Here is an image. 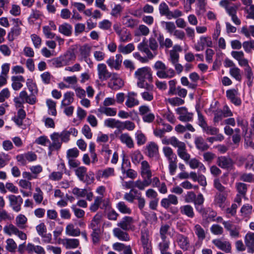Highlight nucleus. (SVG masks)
<instances>
[{
  "instance_id": "obj_1",
  "label": "nucleus",
  "mask_w": 254,
  "mask_h": 254,
  "mask_svg": "<svg viewBox=\"0 0 254 254\" xmlns=\"http://www.w3.org/2000/svg\"><path fill=\"white\" fill-rule=\"evenodd\" d=\"M135 77L137 79V86L141 88H145V81H152V73L150 67L145 66L137 69L134 73Z\"/></svg>"
},
{
  "instance_id": "obj_2",
  "label": "nucleus",
  "mask_w": 254,
  "mask_h": 254,
  "mask_svg": "<svg viewBox=\"0 0 254 254\" xmlns=\"http://www.w3.org/2000/svg\"><path fill=\"white\" fill-rule=\"evenodd\" d=\"M153 67L156 70V75L160 78H171L176 75L175 71L173 68H167L165 64L160 61L156 62Z\"/></svg>"
},
{
  "instance_id": "obj_3",
  "label": "nucleus",
  "mask_w": 254,
  "mask_h": 254,
  "mask_svg": "<svg viewBox=\"0 0 254 254\" xmlns=\"http://www.w3.org/2000/svg\"><path fill=\"white\" fill-rule=\"evenodd\" d=\"M97 72L98 79L101 82L107 81L112 76H116V73L109 71L106 65L104 63L98 64Z\"/></svg>"
},
{
  "instance_id": "obj_4",
  "label": "nucleus",
  "mask_w": 254,
  "mask_h": 254,
  "mask_svg": "<svg viewBox=\"0 0 254 254\" xmlns=\"http://www.w3.org/2000/svg\"><path fill=\"white\" fill-rule=\"evenodd\" d=\"M107 209L110 207V202L108 198H103L102 196H97L95 197L94 202L89 207L91 212L96 211L98 208Z\"/></svg>"
},
{
  "instance_id": "obj_5",
  "label": "nucleus",
  "mask_w": 254,
  "mask_h": 254,
  "mask_svg": "<svg viewBox=\"0 0 254 254\" xmlns=\"http://www.w3.org/2000/svg\"><path fill=\"white\" fill-rule=\"evenodd\" d=\"M140 241L144 249L145 254H151V246L149 239V231L147 228L144 227L141 230Z\"/></svg>"
},
{
  "instance_id": "obj_6",
  "label": "nucleus",
  "mask_w": 254,
  "mask_h": 254,
  "mask_svg": "<svg viewBox=\"0 0 254 254\" xmlns=\"http://www.w3.org/2000/svg\"><path fill=\"white\" fill-rule=\"evenodd\" d=\"M9 206L15 212H19L21 209L23 199L20 195H9L7 196Z\"/></svg>"
},
{
  "instance_id": "obj_7",
  "label": "nucleus",
  "mask_w": 254,
  "mask_h": 254,
  "mask_svg": "<svg viewBox=\"0 0 254 254\" xmlns=\"http://www.w3.org/2000/svg\"><path fill=\"white\" fill-rule=\"evenodd\" d=\"M113 28L118 35L121 42H127L131 40V35L127 30L122 29L118 25H114Z\"/></svg>"
},
{
  "instance_id": "obj_8",
  "label": "nucleus",
  "mask_w": 254,
  "mask_h": 254,
  "mask_svg": "<svg viewBox=\"0 0 254 254\" xmlns=\"http://www.w3.org/2000/svg\"><path fill=\"white\" fill-rule=\"evenodd\" d=\"M123 61V56L121 54H116L115 59L114 57H110L107 61L106 64L111 69L116 70L120 69Z\"/></svg>"
},
{
  "instance_id": "obj_9",
  "label": "nucleus",
  "mask_w": 254,
  "mask_h": 254,
  "mask_svg": "<svg viewBox=\"0 0 254 254\" xmlns=\"http://www.w3.org/2000/svg\"><path fill=\"white\" fill-rule=\"evenodd\" d=\"M87 169L83 166L79 167L75 170L76 175L78 179L82 182L90 184L94 181L93 174L91 173H89V180L85 178V176L87 177L86 174Z\"/></svg>"
},
{
  "instance_id": "obj_10",
  "label": "nucleus",
  "mask_w": 254,
  "mask_h": 254,
  "mask_svg": "<svg viewBox=\"0 0 254 254\" xmlns=\"http://www.w3.org/2000/svg\"><path fill=\"white\" fill-rule=\"evenodd\" d=\"M52 143H50L49 145V149L50 150L49 154L54 150L60 149L62 146V141L61 139L59 132H55L50 135Z\"/></svg>"
},
{
  "instance_id": "obj_11",
  "label": "nucleus",
  "mask_w": 254,
  "mask_h": 254,
  "mask_svg": "<svg viewBox=\"0 0 254 254\" xmlns=\"http://www.w3.org/2000/svg\"><path fill=\"white\" fill-rule=\"evenodd\" d=\"M220 6L225 8L227 13L231 16L236 14L237 10L240 4H232L228 0H221L219 3Z\"/></svg>"
},
{
  "instance_id": "obj_12",
  "label": "nucleus",
  "mask_w": 254,
  "mask_h": 254,
  "mask_svg": "<svg viewBox=\"0 0 254 254\" xmlns=\"http://www.w3.org/2000/svg\"><path fill=\"white\" fill-rule=\"evenodd\" d=\"M212 243L219 250L225 252H231V244L228 241H223L220 239H215L212 240Z\"/></svg>"
},
{
  "instance_id": "obj_13",
  "label": "nucleus",
  "mask_w": 254,
  "mask_h": 254,
  "mask_svg": "<svg viewBox=\"0 0 254 254\" xmlns=\"http://www.w3.org/2000/svg\"><path fill=\"white\" fill-rule=\"evenodd\" d=\"M175 147L177 148V152L179 157L188 162L190 159V155L187 152L185 143L180 141Z\"/></svg>"
},
{
  "instance_id": "obj_14",
  "label": "nucleus",
  "mask_w": 254,
  "mask_h": 254,
  "mask_svg": "<svg viewBox=\"0 0 254 254\" xmlns=\"http://www.w3.org/2000/svg\"><path fill=\"white\" fill-rule=\"evenodd\" d=\"M176 113L179 115V119L182 122H190L192 119L193 114L188 112L187 109L185 107L177 108Z\"/></svg>"
},
{
  "instance_id": "obj_15",
  "label": "nucleus",
  "mask_w": 254,
  "mask_h": 254,
  "mask_svg": "<svg viewBox=\"0 0 254 254\" xmlns=\"http://www.w3.org/2000/svg\"><path fill=\"white\" fill-rule=\"evenodd\" d=\"M140 175L143 179H146L149 180H150V178L152 177L151 166L146 160L142 161L141 162Z\"/></svg>"
},
{
  "instance_id": "obj_16",
  "label": "nucleus",
  "mask_w": 254,
  "mask_h": 254,
  "mask_svg": "<svg viewBox=\"0 0 254 254\" xmlns=\"http://www.w3.org/2000/svg\"><path fill=\"white\" fill-rule=\"evenodd\" d=\"M226 96L230 101L236 106H240L242 101L239 97V93L237 90L235 89H229L226 91Z\"/></svg>"
},
{
  "instance_id": "obj_17",
  "label": "nucleus",
  "mask_w": 254,
  "mask_h": 254,
  "mask_svg": "<svg viewBox=\"0 0 254 254\" xmlns=\"http://www.w3.org/2000/svg\"><path fill=\"white\" fill-rule=\"evenodd\" d=\"M137 49L139 51L144 53L149 60L153 59L157 55V52L152 53L145 40L138 45Z\"/></svg>"
},
{
  "instance_id": "obj_18",
  "label": "nucleus",
  "mask_w": 254,
  "mask_h": 254,
  "mask_svg": "<svg viewBox=\"0 0 254 254\" xmlns=\"http://www.w3.org/2000/svg\"><path fill=\"white\" fill-rule=\"evenodd\" d=\"M120 142L126 145L128 148H132L134 146V143L133 138L128 133H121L118 136Z\"/></svg>"
},
{
  "instance_id": "obj_19",
  "label": "nucleus",
  "mask_w": 254,
  "mask_h": 254,
  "mask_svg": "<svg viewBox=\"0 0 254 254\" xmlns=\"http://www.w3.org/2000/svg\"><path fill=\"white\" fill-rule=\"evenodd\" d=\"M205 46L211 47L212 46V42L209 37H201L199 41L194 46L196 51H203Z\"/></svg>"
},
{
  "instance_id": "obj_20",
  "label": "nucleus",
  "mask_w": 254,
  "mask_h": 254,
  "mask_svg": "<svg viewBox=\"0 0 254 254\" xmlns=\"http://www.w3.org/2000/svg\"><path fill=\"white\" fill-rule=\"evenodd\" d=\"M147 155L150 158L157 157L159 154V147L156 143L151 141L146 146Z\"/></svg>"
},
{
  "instance_id": "obj_21",
  "label": "nucleus",
  "mask_w": 254,
  "mask_h": 254,
  "mask_svg": "<svg viewBox=\"0 0 254 254\" xmlns=\"http://www.w3.org/2000/svg\"><path fill=\"white\" fill-rule=\"evenodd\" d=\"M160 203L163 207L167 209L171 204L176 205L178 204V197L174 194H169L167 197L163 198Z\"/></svg>"
},
{
  "instance_id": "obj_22",
  "label": "nucleus",
  "mask_w": 254,
  "mask_h": 254,
  "mask_svg": "<svg viewBox=\"0 0 254 254\" xmlns=\"http://www.w3.org/2000/svg\"><path fill=\"white\" fill-rule=\"evenodd\" d=\"M137 94L134 92L127 93V99L125 105L128 108H131L139 104V100L136 98Z\"/></svg>"
},
{
  "instance_id": "obj_23",
  "label": "nucleus",
  "mask_w": 254,
  "mask_h": 254,
  "mask_svg": "<svg viewBox=\"0 0 254 254\" xmlns=\"http://www.w3.org/2000/svg\"><path fill=\"white\" fill-rule=\"evenodd\" d=\"M217 164L222 169H229L232 167L233 162L229 157L220 156L217 159Z\"/></svg>"
},
{
  "instance_id": "obj_24",
  "label": "nucleus",
  "mask_w": 254,
  "mask_h": 254,
  "mask_svg": "<svg viewBox=\"0 0 254 254\" xmlns=\"http://www.w3.org/2000/svg\"><path fill=\"white\" fill-rule=\"evenodd\" d=\"M102 218V214L101 212L97 213L92 219L89 228L93 231L100 230V224Z\"/></svg>"
},
{
  "instance_id": "obj_25",
  "label": "nucleus",
  "mask_w": 254,
  "mask_h": 254,
  "mask_svg": "<svg viewBox=\"0 0 254 254\" xmlns=\"http://www.w3.org/2000/svg\"><path fill=\"white\" fill-rule=\"evenodd\" d=\"M91 47L87 45L82 46L79 49V60L80 61H84L86 63H88L90 58L88 57L90 55Z\"/></svg>"
},
{
  "instance_id": "obj_26",
  "label": "nucleus",
  "mask_w": 254,
  "mask_h": 254,
  "mask_svg": "<svg viewBox=\"0 0 254 254\" xmlns=\"http://www.w3.org/2000/svg\"><path fill=\"white\" fill-rule=\"evenodd\" d=\"M176 241L181 249L184 251L188 250L190 248V243L187 237L182 234H178Z\"/></svg>"
},
{
  "instance_id": "obj_27",
  "label": "nucleus",
  "mask_w": 254,
  "mask_h": 254,
  "mask_svg": "<svg viewBox=\"0 0 254 254\" xmlns=\"http://www.w3.org/2000/svg\"><path fill=\"white\" fill-rule=\"evenodd\" d=\"M19 98L23 101V102L27 103L31 105H33L36 103L37 101L36 97L35 95H28L27 92L25 90H22L19 93Z\"/></svg>"
},
{
  "instance_id": "obj_28",
  "label": "nucleus",
  "mask_w": 254,
  "mask_h": 254,
  "mask_svg": "<svg viewBox=\"0 0 254 254\" xmlns=\"http://www.w3.org/2000/svg\"><path fill=\"white\" fill-rule=\"evenodd\" d=\"M65 234L69 236L77 237L80 235V229L72 223H68L65 229Z\"/></svg>"
},
{
  "instance_id": "obj_29",
  "label": "nucleus",
  "mask_w": 254,
  "mask_h": 254,
  "mask_svg": "<svg viewBox=\"0 0 254 254\" xmlns=\"http://www.w3.org/2000/svg\"><path fill=\"white\" fill-rule=\"evenodd\" d=\"M133 223V220L132 217L125 216L118 224V225L124 230H128L132 229Z\"/></svg>"
},
{
  "instance_id": "obj_30",
  "label": "nucleus",
  "mask_w": 254,
  "mask_h": 254,
  "mask_svg": "<svg viewBox=\"0 0 254 254\" xmlns=\"http://www.w3.org/2000/svg\"><path fill=\"white\" fill-rule=\"evenodd\" d=\"M11 86L13 90H18L21 89L23 84L22 82H24V77L21 75L13 76L11 77Z\"/></svg>"
},
{
  "instance_id": "obj_31",
  "label": "nucleus",
  "mask_w": 254,
  "mask_h": 254,
  "mask_svg": "<svg viewBox=\"0 0 254 254\" xmlns=\"http://www.w3.org/2000/svg\"><path fill=\"white\" fill-rule=\"evenodd\" d=\"M64 66L69 64L75 61L76 56L74 53L71 51H67L64 54L60 56Z\"/></svg>"
},
{
  "instance_id": "obj_32",
  "label": "nucleus",
  "mask_w": 254,
  "mask_h": 254,
  "mask_svg": "<svg viewBox=\"0 0 254 254\" xmlns=\"http://www.w3.org/2000/svg\"><path fill=\"white\" fill-rule=\"evenodd\" d=\"M121 124L122 121L113 118L107 119L104 122L105 126L112 128H117L119 130H121Z\"/></svg>"
},
{
  "instance_id": "obj_33",
  "label": "nucleus",
  "mask_w": 254,
  "mask_h": 254,
  "mask_svg": "<svg viewBox=\"0 0 254 254\" xmlns=\"http://www.w3.org/2000/svg\"><path fill=\"white\" fill-rule=\"evenodd\" d=\"M62 244L66 249H72L79 246V241L76 239H65L63 240Z\"/></svg>"
},
{
  "instance_id": "obj_34",
  "label": "nucleus",
  "mask_w": 254,
  "mask_h": 254,
  "mask_svg": "<svg viewBox=\"0 0 254 254\" xmlns=\"http://www.w3.org/2000/svg\"><path fill=\"white\" fill-rule=\"evenodd\" d=\"M145 88L149 90V91H145L141 93V96L144 101L148 102L151 101L153 99V93L152 91L153 86L146 84Z\"/></svg>"
},
{
  "instance_id": "obj_35",
  "label": "nucleus",
  "mask_w": 254,
  "mask_h": 254,
  "mask_svg": "<svg viewBox=\"0 0 254 254\" xmlns=\"http://www.w3.org/2000/svg\"><path fill=\"white\" fill-rule=\"evenodd\" d=\"M180 212L182 215L187 216L189 218H193L194 216V212L193 207L189 204L182 205L180 208Z\"/></svg>"
},
{
  "instance_id": "obj_36",
  "label": "nucleus",
  "mask_w": 254,
  "mask_h": 254,
  "mask_svg": "<svg viewBox=\"0 0 254 254\" xmlns=\"http://www.w3.org/2000/svg\"><path fill=\"white\" fill-rule=\"evenodd\" d=\"M245 244L249 249V252H254V233H249L245 236Z\"/></svg>"
},
{
  "instance_id": "obj_37",
  "label": "nucleus",
  "mask_w": 254,
  "mask_h": 254,
  "mask_svg": "<svg viewBox=\"0 0 254 254\" xmlns=\"http://www.w3.org/2000/svg\"><path fill=\"white\" fill-rule=\"evenodd\" d=\"M194 144L196 148L201 151L206 150L209 148V145L201 136L195 138Z\"/></svg>"
},
{
  "instance_id": "obj_38",
  "label": "nucleus",
  "mask_w": 254,
  "mask_h": 254,
  "mask_svg": "<svg viewBox=\"0 0 254 254\" xmlns=\"http://www.w3.org/2000/svg\"><path fill=\"white\" fill-rule=\"evenodd\" d=\"M98 112L101 114L105 115L107 116H115L117 114V109L109 107H100L98 109Z\"/></svg>"
},
{
  "instance_id": "obj_39",
  "label": "nucleus",
  "mask_w": 254,
  "mask_h": 254,
  "mask_svg": "<svg viewBox=\"0 0 254 254\" xmlns=\"http://www.w3.org/2000/svg\"><path fill=\"white\" fill-rule=\"evenodd\" d=\"M111 84L112 85H109L111 88L114 89H119L123 86L124 83L123 80L119 77L118 74L116 73V76H112Z\"/></svg>"
},
{
  "instance_id": "obj_40",
  "label": "nucleus",
  "mask_w": 254,
  "mask_h": 254,
  "mask_svg": "<svg viewBox=\"0 0 254 254\" xmlns=\"http://www.w3.org/2000/svg\"><path fill=\"white\" fill-rule=\"evenodd\" d=\"M163 153L168 162L177 160V156L173 149L169 146H165L162 149Z\"/></svg>"
},
{
  "instance_id": "obj_41",
  "label": "nucleus",
  "mask_w": 254,
  "mask_h": 254,
  "mask_svg": "<svg viewBox=\"0 0 254 254\" xmlns=\"http://www.w3.org/2000/svg\"><path fill=\"white\" fill-rule=\"evenodd\" d=\"M157 40L159 43L161 47H165L167 49L170 48L173 46L172 40L169 38H167L164 40V36L162 34H159L157 38Z\"/></svg>"
},
{
  "instance_id": "obj_42",
  "label": "nucleus",
  "mask_w": 254,
  "mask_h": 254,
  "mask_svg": "<svg viewBox=\"0 0 254 254\" xmlns=\"http://www.w3.org/2000/svg\"><path fill=\"white\" fill-rule=\"evenodd\" d=\"M135 49L133 43H129L126 45H120L118 47V51L124 55H127L131 53Z\"/></svg>"
},
{
  "instance_id": "obj_43",
  "label": "nucleus",
  "mask_w": 254,
  "mask_h": 254,
  "mask_svg": "<svg viewBox=\"0 0 254 254\" xmlns=\"http://www.w3.org/2000/svg\"><path fill=\"white\" fill-rule=\"evenodd\" d=\"M72 27L71 25L67 23H64L59 27V31L61 34L66 36H69L72 33Z\"/></svg>"
},
{
  "instance_id": "obj_44",
  "label": "nucleus",
  "mask_w": 254,
  "mask_h": 254,
  "mask_svg": "<svg viewBox=\"0 0 254 254\" xmlns=\"http://www.w3.org/2000/svg\"><path fill=\"white\" fill-rule=\"evenodd\" d=\"M5 248L6 250L11 253H14L17 249V245L15 241L12 238H8L5 241Z\"/></svg>"
},
{
  "instance_id": "obj_45",
  "label": "nucleus",
  "mask_w": 254,
  "mask_h": 254,
  "mask_svg": "<svg viewBox=\"0 0 254 254\" xmlns=\"http://www.w3.org/2000/svg\"><path fill=\"white\" fill-rule=\"evenodd\" d=\"M27 217L23 214H18L15 218V224L20 229H24L26 227L27 222Z\"/></svg>"
},
{
  "instance_id": "obj_46",
  "label": "nucleus",
  "mask_w": 254,
  "mask_h": 254,
  "mask_svg": "<svg viewBox=\"0 0 254 254\" xmlns=\"http://www.w3.org/2000/svg\"><path fill=\"white\" fill-rule=\"evenodd\" d=\"M73 93L67 92L64 93V98L61 103V107H66L70 105L73 101Z\"/></svg>"
},
{
  "instance_id": "obj_47",
  "label": "nucleus",
  "mask_w": 254,
  "mask_h": 254,
  "mask_svg": "<svg viewBox=\"0 0 254 254\" xmlns=\"http://www.w3.org/2000/svg\"><path fill=\"white\" fill-rule=\"evenodd\" d=\"M114 234L120 240L128 241L129 240V237L127 233L120 230L119 228H115L113 230Z\"/></svg>"
},
{
  "instance_id": "obj_48",
  "label": "nucleus",
  "mask_w": 254,
  "mask_h": 254,
  "mask_svg": "<svg viewBox=\"0 0 254 254\" xmlns=\"http://www.w3.org/2000/svg\"><path fill=\"white\" fill-rule=\"evenodd\" d=\"M130 158L132 162L135 165H138L143 159V156L140 151L138 150H135L130 154Z\"/></svg>"
},
{
  "instance_id": "obj_49",
  "label": "nucleus",
  "mask_w": 254,
  "mask_h": 254,
  "mask_svg": "<svg viewBox=\"0 0 254 254\" xmlns=\"http://www.w3.org/2000/svg\"><path fill=\"white\" fill-rule=\"evenodd\" d=\"M143 181L138 180L134 182V187L138 188L140 190H144L145 188L151 185L150 180L146 179H143Z\"/></svg>"
},
{
  "instance_id": "obj_50",
  "label": "nucleus",
  "mask_w": 254,
  "mask_h": 254,
  "mask_svg": "<svg viewBox=\"0 0 254 254\" xmlns=\"http://www.w3.org/2000/svg\"><path fill=\"white\" fill-rule=\"evenodd\" d=\"M122 22L124 25L129 28H133L138 24L137 21L136 19H133L129 16L123 17Z\"/></svg>"
},
{
  "instance_id": "obj_51",
  "label": "nucleus",
  "mask_w": 254,
  "mask_h": 254,
  "mask_svg": "<svg viewBox=\"0 0 254 254\" xmlns=\"http://www.w3.org/2000/svg\"><path fill=\"white\" fill-rule=\"evenodd\" d=\"M135 138L138 146L144 144L147 141L145 135L141 130H137L135 133Z\"/></svg>"
},
{
  "instance_id": "obj_52",
  "label": "nucleus",
  "mask_w": 254,
  "mask_h": 254,
  "mask_svg": "<svg viewBox=\"0 0 254 254\" xmlns=\"http://www.w3.org/2000/svg\"><path fill=\"white\" fill-rule=\"evenodd\" d=\"M125 161V159L123 158V162ZM124 162H123V163ZM121 170L123 174H126V176L127 178H129L131 179H134L136 178L137 176V173L135 170L131 169H128L127 170H126L125 168L124 167L123 164L122 165L121 167Z\"/></svg>"
},
{
  "instance_id": "obj_53",
  "label": "nucleus",
  "mask_w": 254,
  "mask_h": 254,
  "mask_svg": "<svg viewBox=\"0 0 254 254\" xmlns=\"http://www.w3.org/2000/svg\"><path fill=\"white\" fill-rule=\"evenodd\" d=\"M46 105L48 108V113L52 116L57 115L56 103L51 99H48L46 101Z\"/></svg>"
},
{
  "instance_id": "obj_54",
  "label": "nucleus",
  "mask_w": 254,
  "mask_h": 254,
  "mask_svg": "<svg viewBox=\"0 0 254 254\" xmlns=\"http://www.w3.org/2000/svg\"><path fill=\"white\" fill-rule=\"evenodd\" d=\"M18 229L17 226L12 224H9L4 226L3 231L4 234L8 236H11L15 235Z\"/></svg>"
},
{
  "instance_id": "obj_55",
  "label": "nucleus",
  "mask_w": 254,
  "mask_h": 254,
  "mask_svg": "<svg viewBox=\"0 0 254 254\" xmlns=\"http://www.w3.org/2000/svg\"><path fill=\"white\" fill-rule=\"evenodd\" d=\"M33 198L35 202L38 204H40L43 200V192L39 187L35 188V192L33 194Z\"/></svg>"
},
{
  "instance_id": "obj_56",
  "label": "nucleus",
  "mask_w": 254,
  "mask_h": 254,
  "mask_svg": "<svg viewBox=\"0 0 254 254\" xmlns=\"http://www.w3.org/2000/svg\"><path fill=\"white\" fill-rule=\"evenodd\" d=\"M161 141L162 144L164 145L170 144L175 147L180 140L176 137L172 136L170 138H167L166 137H164L162 138Z\"/></svg>"
},
{
  "instance_id": "obj_57",
  "label": "nucleus",
  "mask_w": 254,
  "mask_h": 254,
  "mask_svg": "<svg viewBox=\"0 0 254 254\" xmlns=\"http://www.w3.org/2000/svg\"><path fill=\"white\" fill-rule=\"evenodd\" d=\"M229 73L230 75L234 78L237 81H241L242 76L241 73V70L236 66L232 68H230L229 70Z\"/></svg>"
},
{
  "instance_id": "obj_58",
  "label": "nucleus",
  "mask_w": 254,
  "mask_h": 254,
  "mask_svg": "<svg viewBox=\"0 0 254 254\" xmlns=\"http://www.w3.org/2000/svg\"><path fill=\"white\" fill-rule=\"evenodd\" d=\"M99 174L102 178L107 179L115 175V170L113 168H107L100 171Z\"/></svg>"
},
{
  "instance_id": "obj_59",
  "label": "nucleus",
  "mask_w": 254,
  "mask_h": 254,
  "mask_svg": "<svg viewBox=\"0 0 254 254\" xmlns=\"http://www.w3.org/2000/svg\"><path fill=\"white\" fill-rule=\"evenodd\" d=\"M161 25L165 28L167 32L170 34H172L176 29V26L173 22L162 21Z\"/></svg>"
},
{
  "instance_id": "obj_60",
  "label": "nucleus",
  "mask_w": 254,
  "mask_h": 254,
  "mask_svg": "<svg viewBox=\"0 0 254 254\" xmlns=\"http://www.w3.org/2000/svg\"><path fill=\"white\" fill-rule=\"evenodd\" d=\"M226 200V197L220 193H217L214 198V203L215 205L222 208L224 207V203Z\"/></svg>"
},
{
  "instance_id": "obj_61",
  "label": "nucleus",
  "mask_w": 254,
  "mask_h": 254,
  "mask_svg": "<svg viewBox=\"0 0 254 254\" xmlns=\"http://www.w3.org/2000/svg\"><path fill=\"white\" fill-rule=\"evenodd\" d=\"M26 85L32 95H35L37 93L38 89L37 85L35 82L31 79H28L26 82Z\"/></svg>"
},
{
  "instance_id": "obj_62",
  "label": "nucleus",
  "mask_w": 254,
  "mask_h": 254,
  "mask_svg": "<svg viewBox=\"0 0 254 254\" xmlns=\"http://www.w3.org/2000/svg\"><path fill=\"white\" fill-rule=\"evenodd\" d=\"M117 207L120 212L124 214H130L131 212V209L124 201H120L117 204Z\"/></svg>"
},
{
  "instance_id": "obj_63",
  "label": "nucleus",
  "mask_w": 254,
  "mask_h": 254,
  "mask_svg": "<svg viewBox=\"0 0 254 254\" xmlns=\"http://www.w3.org/2000/svg\"><path fill=\"white\" fill-rule=\"evenodd\" d=\"M123 9L124 7L121 4H115L112 8L110 14L115 17H117L121 15Z\"/></svg>"
},
{
  "instance_id": "obj_64",
  "label": "nucleus",
  "mask_w": 254,
  "mask_h": 254,
  "mask_svg": "<svg viewBox=\"0 0 254 254\" xmlns=\"http://www.w3.org/2000/svg\"><path fill=\"white\" fill-rule=\"evenodd\" d=\"M243 47L246 53H251L254 50V40L243 42Z\"/></svg>"
}]
</instances>
